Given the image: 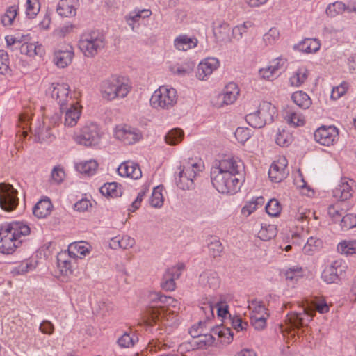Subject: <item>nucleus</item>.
Here are the masks:
<instances>
[{
  "mask_svg": "<svg viewBox=\"0 0 356 356\" xmlns=\"http://www.w3.org/2000/svg\"><path fill=\"white\" fill-rule=\"evenodd\" d=\"M243 170L240 160L228 158L218 161L211 168V179L213 187L220 193L233 194L241 186L238 176Z\"/></svg>",
  "mask_w": 356,
  "mask_h": 356,
  "instance_id": "1",
  "label": "nucleus"
},
{
  "mask_svg": "<svg viewBox=\"0 0 356 356\" xmlns=\"http://www.w3.org/2000/svg\"><path fill=\"white\" fill-rule=\"evenodd\" d=\"M30 227L23 222L13 221L0 227V252L10 254L22 243V236H28Z\"/></svg>",
  "mask_w": 356,
  "mask_h": 356,
  "instance_id": "2",
  "label": "nucleus"
},
{
  "mask_svg": "<svg viewBox=\"0 0 356 356\" xmlns=\"http://www.w3.org/2000/svg\"><path fill=\"white\" fill-rule=\"evenodd\" d=\"M163 300V304L156 305H149L145 312L147 325L152 326V323L158 324L161 323L164 325H167L165 321H169L170 318L174 315V312H168V309L165 307L171 306L174 308L177 307L178 302L170 296H165L162 298Z\"/></svg>",
  "mask_w": 356,
  "mask_h": 356,
  "instance_id": "3",
  "label": "nucleus"
},
{
  "mask_svg": "<svg viewBox=\"0 0 356 356\" xmlns=\"http://www.w3.org/2000/svg\"><path fill=\"white\" fill-rule=\"evenodd\" d=\"M105 38L99 31L83 33L79 41V47L87 57H93L104 47Z\"/></svg>",
  "mask_w": 356,
  "mask_h": 356,
  "instance_id": "4",
  "label": "nucleus"
},
{
  "mask_svg": "<svg viewBox=\"0 0 356 356\" xmlns=\"http://www.w3.org/2000/svg\"><path fill=\"white\" fill-rule=\"evenodd\" d=\"M177 102V91L167 86H160L152 94L150 99L152 106L156 109H170Z\"/></svg>",
  "mask_w": 356,
  "mask_h": 356,
  "instance_id": "5",
  "label": "nucleus"
},
{
  "mask_svg": "<svg viewBox=\"0 0 356 356\" xmlns=\"http://www.w3.org/2000/svg\"><path fill=\"white\" fill-rule=\"evenodd\" d=\"M130 89V86L120 78L106 80L101 85L102 97L108 100L116 97L123 98L127 96Z\"/></svg>",
  "mask_w": 356,
  "mask_h": 356,
  "instance_id": "6",
  "label": "nucleus"
},
{
  "mask_svg": "<svg viewBox=\"0 0 356 356\" xmlns=\"http://www.w3.org/2000/svg\"><path fill=\"white\" fill-rule=\"evenodd\" d=\"M178 178H176L177 186L182 190H189L194 186V179L200 166L197 163H187L179 168Z\"/></svg>",
  "mask_w": 356,
  "mask_h": 356,
  "instance_id": "7",
  "label": "nucleus"
},
{
  "mask_svg": "<svg viewBox=\"0 0 356 356\" xmlns=\"http://www.w3.org/2000/svg\"><path fill=\"white\" fill-rule=\"evenodd\" d=\"M100 138L99 128L95 123L86 124L79 132L74 135V140L76 143L86 147L98 144Z\"/></svg>",
  "mask_w": 356,
  "mask_h": 356,
  "instance_id": "8",
  "label": "nucleus"
},
{
  "mask_svg": "<svg viewBox=\"0 0 356 356\" xmlns=\"http://www.w3.org/2000/svg\"><path fill=\"white\" fill-rule=\"evenodd\" d=\"M19 204L17 191L11 184L0 183V207L6 211L15 210Z\"/></svg>",
  "mask_w": 356,
  "mask_h": 356,
  "instance_id": "9",
  "label": "nucleus"
},
{
  "mask_svg": "<svg viewBox=\"0 0 356 356\" xmlns=\"http://www.w3.org/2000/svg\"><path fill=\"white\" fill-rule=\"evenodd\" d=\"M114 136L125 145H131L142 138V134L134 127L127 124H120L115 127Z\"/></svg>",
  "mask_w": 356,
  "mask_h": 356,
  "instance_id": "10",
  "label": "nucleus"
},
{
  "mask_svg": "<svg viewBox=\"0 0 356 356\" xmlns=\"http://www.w3.org/2000/svg\"><path fill=\"white\" fill-rule=\"evenodd\" d=\"M347 265L341 259H337L326 267L321 274V277L327 284L337 282L346 272Z\"/></svg>",
  "mask_w": 356,
  "mask_h": 356,
  "instance_id": "11",
  "label": "nucleus"
},
{
  "mask_svg": "<svg viewBox=\"0 0 356 356\" xmlns=\"http://www.w3.org/2000/svg\"><path fill=\"white\" fill-rule=\"evenodd\" d=\"M314 136L317 143L330 146L338 139V129L334 126H322L315 131Z\"/></svg>",
  "mask_w": 356,
  "mask_h": 356,
  "instance_id": "12",
  "label": "nucleus"
},
{
  "mask_svg": "<svg viewBox=\"0 0 356 356\" xmlns=\"http://www.w3.org/2000/svg\"><path fill=\"white\" fill-rule=\"evenodd\" d=\"M315 311L306 307L304 308L303 312H294L287 315L286 321L289 322L291 327L293 329H300L312 320L314 316Z\"/></svg>",
  "mask_w": 356,
  "mask_h": 356,
  "instance_id": "13",
  "label": "nucleus"
},
{
  "mask_svg": "<svg viewBox=\"0 0 356 356\" xmlns=\"http://www.w3.org/2000/svg\"><path fill=\"white\" fill-rule=\"evenodd\" d=\"M286 166V159L284 157L273 162L268 170V176L270 180L273 182L279 183L285 179L289 175Z\"/></svg>",
  "mask_w": 356,
  "mask_h": 356,
  "instance_id": "14",
  "label": "nucleus"
},
{
  "mask_svg": "<svg viewBox=\"0 0 356 356\" xmlns=\"http://www.w3.org/2000/svg\"><path fill=\"white\" fill-rule=\"evenodd\" d=\"M53 86L51 97L57 101L60 110H63L64 106L68 105L70 101H73L69 96L70 86L67 83H57Z\"/></svg>",
  "mask_w": 356,
  "mask_h": 356,
  "instance_id": "15",
  "label": "nucleus"
},
{
  "mask_svg": "<svg viewBox=\"0 0 356 356\" xmlns=\"http://www.w3.org/2000/svg\"><path fill=\"white\" fill-rule=\"evenodd\" d=\"M219 66V61L216 58H207L200 62L197 67V77L199 80H207Z\"/></svg>",
  "mask_w": 356,
  "mask_h": 356,
  "instance_id": "16",
  "label": "nucleus"
},
{
  "mask_svg": "<svg viewBox=\"0 0 356 356\" xmlns=\"http://www.w3.org/2000/svg\"><path fill=\"white\" fill-rule=\"evenodd\" d=\"M68 105L64 106L63 110H60L61 113H65L64 125L65 127H72L75 126L80 118L81 111L78 104L72 101Z\"/></svg>",
  "mask_w": 356,
  "mask_h": 356,
  "instance_id": "17",
  "label": "nucleus"
},
{
  "mask_svg": "<svg viewBox=\"0 0 356 356\" xmlns=\"http://www.w3.org/2000/svg\"><path fill=\"white\" fill-rule=\"evenodd\" d=\"M353 180L343 179L341 183L333 190V196L338 200V202L346 203V201L353 195L352 186Z\"/></svg>",
  "mask_w": 356,
  "mask_h": 356,
  "instance_id": "18",
  "label": "nucleus"
},
{
  "mask_svg": "<svg viewBox=\"0 0 356 356\" xmlns=\"http://www.w3.org/2000/svg\"><path fill=\"white\" fill-rule=\"evenodd\" d=\"M199 284L204 289H217L220 284L218 273L212 270H207L199 276Z\"/></svg>",
  "mask_w": 356,
  "mask_h": 356,
  "instance_id": "19",
  "label": "nucleus"
},
{
  "mask_svg": "<svg viewBox=\"0 0 356 356\" xmlns=\"http://www.w3.org/2000/svg\"><path fill=\"white\" fill-rule=\"evenodd\" d=\"M74 56L72 46L67 45L56 50L54 55V63L60 68L67 67L71 63Z\"/></svg>",
  "mask_w": 356,
  "mask_h": 356,
  "instance_id": "20",
  "label": "nucleus"
},
{
  "mask_svg": "<svg viewBox=\"0 0 356 356\" xmlns=\"http://www.w3.org/2000/svg\"><path fill=\"white\" fill-rule=\"evenodd\" d=\"M195 327L190 330V334L193 339L190 342L193 349H204L212 346L215 341V337L211 334H193Z\"/></svg>",
  "mask_w": 356,
  "mask_h": 356,
  "instance_id": "21",
  "label": "nucleus"
},
{
  "mask_svg": "<svg viewBox=\"0 0 356 356\" xmlns=\"http://www.w3.org/2000/svg\"><path fill=\"white\" fill-rule=\"evenodd\" d=\"M117 170L119 175L133 179H138L142 176V172L138 165L131 161L121 163Z\"/></svg>",
  "mask_w": 356,
  "mask_h": 356,
  "instance_id": "22",
  "label": "nucleus"
},
{
  "mask_svg": "<svg viewBox=\"0 0 356 356\" xmlns=\"http://www.w3.org/2000/svg\"><path fill=\"white\" fill-rule=\"evenodd\" d=\"M261 120L263 121V126L273 122L277 110L275 106L268 102H263L259 106L257 110Z\"/></svg>",
  "mask_w": 356,
  "mask_h": 356,
  "instance_id": "23",
  "label": "nucleus"
},
{
  "mask_svg": "<svg viewBox=\"0 0 356 356\" xmlns=\"http://www.w3.org/2000/svg\"><path fill=\"white\" fill-rule=\"evenodd\" d=\"M239 95V89L234 83H229L224 89L223 93L219 96L222 99V104H232Z\"/></svg>",
  "mask_w": 356,
  "mask_h": 356,
  "instance_id": "24",
  "label": "nucleus"
},
{
  "mask_svg": "<svg viewBox=\"0 0 356 356\" xmlns=\"http://www.w3.org/2000/svg\"><path fill=\"white\" fill-rule=\"evenodd\" d=\"M350 203L336 202L328 207V214L334 221H340L345 213L351 208Z\"/></svg>",
  "mask_w": 356,
  "mask_h": 356,
  "instance_id": "25",
  "label": "nucleus"
},
{
  "mask_svg": "<svg viewBox=\"0 0 356 356\" xmlns=\"http://www.w3.org/2000/svg\"><path fill=\"white\" fill-rule=\"evenodd\" d=\"M321 47L319 40L313 38H305L302 42L294 46L300 51L305 53H315Z\"/></svg>",
  "mask_w": 356,
  "mask_h": 356,
  "instance_id": "26",
  "label": "nucleus"
},
{
  "mask_svg": "<svg viewBox=\"0 0 356 356\" xmlns=\"http://www.w3.org/2000/svg\"><path fill=\"white\" fill-rule=\"evenodd\" d=\"M52 204L49 199L40 200L33 207V213L38 218H43L50 214Z\"/></svg>",
  "mask_w": 356,
  "mask_h": 356,
  "instance_id": "27",
  "label": "nucleus"
},
{
  "mask_svg": "<svg viewBox=\"0 0 356 356\" xmlns=\"http://www.w3.org/2000/svg\"><path fill=\"white\" fill-rule=\"evenodd\" d=\"M197 43V39L191 38L186 35L178 36L174 41L175 47L179 51H187L195 47Z\"/></svg>",
  "mask_w": 356,
  "mask_h": 356,
  "instance_id": "28",
  "label": "nucleus"
},
{
  "mask_svg": "<svg viewBox=\"0 0 356 356\" xmlns=\"http://www.w3.org/2000/svg\"><path fill=\"white\" fill-rule=\"evenodd\" d=\"M58 14L62 17H70L74 16L76 10L72 4V0H60L56 8Z\"/></svg>",
  "mask_w": 356,
  "mask_h": 356,
  "instance_id": "29",
  "label": "nucleus"
},
{
  "mask_svg": "<svg viewBox=\"0 0 356 356\" xmlns=\"http://www.w3.org/2000/svg\"><path fill=\"white\" fill-rule=\"evenodd\" d=\"M100 193L107 197H118L122 194V186L116 182L104 184L99 189Z\"/></svg>",
  "mask_w": 356,
  "mask_h": 356,
  "instance_id": "30",
  "label": "nucleus"
},
{
  "mask_svg": "<svg viewBox=\"0 0 356 356\" xmlns=\"http://www.w3.org/2000/svg\"><path fill=\"white\" fill-rule=\"evenodd\" d=\"M291 99L297 106L302 109L309 108L312 103L309 96L302 91L293 92Z\"/></svg>",
  "mask_w": 356,
  "mask_h": 356,
  "instance_id": "31",
  "label": "nucleus"
},
{
  "mask_svg": "<svg viewBox=\"0 0 356 356\" xmlns=\"http://www.w3.org/2000/svg\"><path fill=\"white\" fill-rule=\"evenodd\" d=\"M308 70L304 67H299L290 77L289 83L291 86L299 87L307 80Z\"/></svg>",
  "mask_w": 356,
  "mask_h": 356,
  "instance_id": "32",
  "label": "nucleus"
},
{
  "mask_svg": "<svg viewBox=\"0 0 356 356\" xmlns=\"http://www.w3.org/2000/svg\"><path fill=\"white\" fill-rule=\"evenodd\" d=\"M68 252L70 255L73 254V257H78L79 254L86 256L90 252V245L83 242L72 243L69 246Z\"/></svg>",
  "mask_w": 356,
  "mask_h": 356,
  "instance_id": "33",
  "label": "nucleus"
},
{
  "mask_svg": "<svg viewBox=\"0 0 356 356\" xmlns=\"http://www.w3.org/2000/svg\"><path fill=\"white\" fill-rule=\"evenodd\" d=\"M184 133L179 128H174L169 131L165 136V140L170 145H176L184 138Z\"/></svg>",
  "mask_w": 356,
  "mask_h": 356,
  "instance_id": "34",
  "label": "nucleus"
},
{
  "mask_svg": "<svg viewBox=\"0 0 356 356\" xmlns=\"http://www.w3.org/2000/svg\"><path fill=\"white\" fill-rule=\"evenodd\" d=\"M97 163L94 160L81 162L76 165V169L81 174L92 175L97 168Z\"/></svg>",
  "mask_w": 356,
  "mask_h": 356,
  "instance_id": "35",
  "label": "nucleus"
},
{
  "mask_svg": "<svg viewBox=\"0 0 356 356\" xmlns=\"http://www.w3.org/2000/svg\"><path fill=\"white\" fill-rule=\"evenodd\" d=\"M35 137L38 142L42 143L45 140H50L53 134L51 127H44V124L39 122V126L35 128Z\"/></svg>",
  "mask_w": 356,
  "mask_h": 356,
  "instance_id": "36",
  "label": "nucleus"
},
{
  "mask_svg": "<svg viewBox=\"0 0 356 356\" xmlns=\"http://www.w3.org/2000/svg\"><path fill=\"white\" fill-rule=\"evenodd\" d=\"M138 341V338L135 334L131 335L129 332H124L117 341L120 348H130Z\"/></svg>",
  "mask_w": 356,
  "mask_h": 356,
  "instance_id": "37",
  "label": "nucleus"
},
{
  "mask_svg": "<svg viewBox=\"0 0 356 356\" xmlns=\"http://www.w3.org/2000/svg\"><path fill=\"white\" fill-rule=\"evenodd\" d=\"M231 28L229 24L223 23L214 29V35L216 38L222 42L229 40V34Z\"/></svg>",
  "mask_w": 356,
  "mask_h": 356,
  "instance_id": "38",
  "label": "nucleus"
},
{
  "mask_svg": "<svg viewBox=\"0 0 356 356\" xmlns=\"http://www.w3.org/2000/svg\"><path fill=\"white\" fill-rule=\"evenodd\" d=\"M339 252L346 255L356 254V241H343L337 245Z\"/></svg>",
  "mask_w": 356,
  "mask_h": 356,
  "instance_id": "39",
  "label": "nucleus"
},
{
  "mask_svg": "<svg viewBox=\"0 0 356 356\" xmlns=\"http://www.w3.org/2000/svg\"><path fill=\"white\" fill-rule=\"evenodd\" d=\"M18 11L17 6H11L6 10V13L1 16V21L3 26H10L15 19Z\"/></svg>",
  "mask_w": 356,
  "mask_h": 356,
  "instance_id": "40",
  "label": "nucleus"
},
{
  "mask_svg": "<svg viewBox=\"0 0 356 356\" xmlns=\"http://www.w3.org/2000/svg\"><path fill=\"white\" fill-rule=\"evenodd\" d=\"M175 346L174 343H169L168 341H161L158 339L152 340L149 341L148 348L150 351L156 352L157 350H168L171 348H174Z\"/></svg>",
  "mask_w": 356,
  "mask_h": 356,
  "instance_id": "41",
  "label": "nucleus"
},
{
  "mask_svg": "<svg viewBox=\"0 0 356 356\" xmlns=\"http://www.w3.org/2000/svg\"><path fill=\"white\" fill-rule=\"evenodd\" d=\"M248 309L250 311V316H257L259 315H266L268 314L266 312V308L261 302L257 300H252L249 302Z\"/></svg>",
  "mask_w": 356,
  "mask_h": 356,
  "instance_id": "42",
  "label": "nucleus"
},
{
  "mask_svg": "<svg viewBox=\"0 0 356 356\" xmlns=\"http://www.w3.org/2000/svg\"><path fill=\"white\" fill-rule=\"evenodd\" d=\"M285 118L289 124H293L295 127L302 126L305 123L302 115L292 110H289L286 112Z\"/></svg>",
  "mask_w": 356,
  "mask_h": 356,
  "instance_id": "43",
  "label": "nucleus"
},
{
  "mask_svg": "<svg viewBox=\"0 0 356 356\" xmlns=\"http://www.w3.org/2000/svg\"><path fill=\"white\" fill-rule=\"evenodd\" d=\"M276 236V228L273 225L262 226L258 232V237L264 241H267Z\"/></svg>",
  "mask_w": 356,
  "mask_h": 356,
  "instance_id": "44",
  "label": "nucleus"
},
{
  "mask_svg": "<svg viewBox=\"0 0 356 356\" xmlns=\"http://www.w3.org/2000/svg\"><path fill=\"white\" fill-rule=\"evenodd\" d=\"M162 187L160 186H156L152 191V196L149 200V202L152 207L155 208H159L162 207L163 204V197L162 194Z\"/></svg>",
  "mask_w": 356,
  "mask_h": 356,
  "instance_id": "45",
  "label": "nucleus"
},
{
  "mask_svg": "<svg viewBox=\"0 0 356 356\" xmlns=\"http://www.w3.org/2000/svg\"><path fill=\"white\" fill-rule=\"evenodd\" d=\"M195 63L192 61L185 62L181 65L174 66L171 68L173 73L178 75L184 76L193 72L195 67Z\"/></svg>",
  "mask_w": 356,
  "mask_h": 356,
  "instance_id": "46",
  "label": "nucleus"
},
{
  "mask_svg": "<svg viewBox=\"0 0 356 356\" xmlns=\"http://www.w3.org/2000/svg\"><path fill=\"white\" fill-rule=\"evenodd\" d=\"M65 254H59L58 257V268L63 275H68L72 274V264L70 261L63 259Z\"/></svg>",
  "mask_w": 356,
  "mask_h": 356,
  "instance_id": "47",
  "label": "nucleus"
},
{
  "mask_svg": "<svg viewBox=\"0 0 356 356\" xmlns=\"http://www.w3.org/2000/svg\"><path fill=\"white\" fill-rule=\"evenodd\" d=\"M321 244L322 242L320 239L312 236L307 239L302 250L305 254H311L316 249L321 247Z\"/></svg>",
  "mask_w": 356,
  "mask_h": 356,
  "instance_id": "48",
  "label": "nucleus"
},
{
  "mask_svg": "<svg viewBox=\"0 0 356 356\" xmlns=\"http://www.w3.org/2000/svg\"><path fill=\"white\" fill-rule=\"evenodd\" d=\"M41 49L42 48L40 47H37L33 43H24L20 47L21 53L26 54L29 56H34L35 55L41 54Z\"/></svg>",
  "mask_w": 356,
  "mask_h": 356,
  "instance_id": "49",
  "label": "nucleus"
},
{
  "mask_svg": "<svg viewBox=\"0 0 356 356\" xmlns=\"http://www.w3.org/2000/svg\"><path fill=\"white\" fill-rule=\"evenodd\" d=\"M40 10L38 0H26V14L29 18H34Z\"/></svg>",
  "mask_w": 356,
  "mask_h": 356,
  "instance_id": "50",
  "label": "nucleus"
},
{
  "mask_svg": "<svg viewBox=\"0 0 356 356\" xmlns=\"http://www.w3.org/2000/svg\"><path fill=\"white\" fill-rule=\"evenodd\" d=\"M341 228L348 230L356 227V215L348 213L343 215L340 223Z\"/></svg>",
  "mask_w": 356,
  "mask_h": 356,
  "instance_id": "51",
  "label": "nucleus"
},
{
  "mask_svg": "<svg viewBox=\"0 0 356 356\" xmlns=\"http://www.w3.org/2000/svg\"><path fill=\"white\" fill-rule=\"evenodd\" d=\"M209 253L213 257L220 256L223 251V246L221 242L218 239H213L208 244Z\"/></svg>",
  "mask_w": 356,
  "mask_h": 356,
  "instance_id": "52",
  "label": "nucleus"
},
{
  "mask_svg": "<svg viewBox=\"0 0 356 356\" xmlns=\"http://www.w3.org/2000/svg\"><path fill=\"white\" fill-rule=\"evenodd\" d=\"M291 140V135L286 131H279L275 137L276 143L282 147L288 146Z\"/></svg>",
  "mask_w": 356,
  "mask_h": 356,
  "instance_id": "53",
  "label": "nucleus"
},
{
  "mask_svg": "<svg viewBox=\"0 0 356 356\" xmlns=\"http://www.w3.org/2000/svg\"><path fill=\"white\" fill-rule=\"evenodd\" d=\"M10 72L8 54L4 50H0V74H7Z\"/></svg>",
  "mask_w": 356,
  "mask_h": 356,
  "instance_id": "54",
  "label": "nucleus"
},
{
  "mask_svg": "<svg viewBox=\"0 0 356 356\" xmlns=\"http://www.w3.org/2000/svg\"><path fill=\"white\" fill-rule=\"evenodd\" d=\"M234 135L238 143L243 145L251 136V130L248 128L238 127Z\"/></svg>",
  "mask_w": 356,
  "mask_h": 356,
  "instance_id": "55",
  "label": "nucleus"
},
{
  "mask_svg": "<svg viewBox=\"0 0 356 356\" xmlns=\"http://www.w3.org/2000/svg\"><path fill=\"white\" fill-rule=\"evenodd\" d=\"M245 120L252 127L261 128L264 127L263 121L261 120L257 111L254 113L248 114L245 116Z\"/></svg>",
  "mask_w": 356,
  "mask_h": 356,
  "instance_id": "56",
  "label": "nucleus"
},
{
  "mask_svg": "<svg viewBox=\"0 0 356 356\" xmlns=\"http://www.w3.org/2000/svg\"><path fill=\"white\" fill-rule=\"evenodd\" d=\"M267 213L271 216H277L281 211V206L275 199L270 200L266 206Z\"/></svg>",
  "mask_w": 356,
  "mask_h": 356,
  "instance_id": "57",
  "label": "nucleus"
},
{
  "mask_svg": "<svg viewBox=\"0 0 356 356\" xmlns=\"http://www.w3.org/2000/svg\"><path fill=\"white\" fill-rule=\"evenodd\" d=\"M346 9V5L343 2L337 1L332 4H330L326 9V12L328 15L334 16L342 13Z\"/></svg>",
  "mask_w": 356,
  "mask_h": 356,
  "instance_id": "58",
  "label": "nucleus"
},
{
  "mask_svg": "<svg viewBox=\"0 0 356 356\" xmlns=\"http://www.w3.org/2000/svg\"><path fill=\"white\" fill-rule=\"evenodd\" d=\"M268 316L259 315L257 316H250L252 325L258 330H263L266 325V318Z\"/></svg>",
  "mask_w": 356,
  "mask_h": 356,
  "instance_id": "59",
  "label": "nucleus"
},
{
  "mask_svg": "<svg viewBox=\"0 0 356 356\" xmlns=\"http://www.w3.org/2000/svg\"><path fill=\"white\" fill-rule=\"evenodd\" d=\"M29 121H30V115L28 112L24 111V113H21L19 116V127H22L23 131L22 135L24 137H26L27 136V131L26 129L29 127Z\"/></svg>",
  "mask_w": 356,
  "mask_h": 356,
  "instance_id": "60",
  "label": "nucleus"
},
{
  "mask_svg": "<svg viewBox=\"0 0 356 356\" xmlns=\"http://www.w3.org/2000/svg\"><path fill=\"white\" fill-rule=\"evenodd\" d=\"M280 33L276 28H272L264 35V41L267 44H272L279 38Z\"/></svg>",
  "mask_w": 356,
  "mask_h": 356,
  "instance_id": "61",
  "label": "nucleus"
},
{
  "mask_svg": "<svg viewBox=\"0 0 356 356\" xmlns=\"http://www.w3.org/2000/svg\"><path fill=\"white\" fill-rule=\"evenodd\" d=\"M218 337L222 338L221 343L229 344L233 340V334L229 328H223L215 332Z\"/></svg>",
  "mask_w": 356,
  "mask_h": 356,
  "instance_id": "62",
  "label": "nucleus"
},
{
  "mask_svg": "<svg viewBox=\"0 0 356 356\" xmlns=\"http://www.w3.org/2000/svg\"><path fill=\"white\" fill-rule=\"evenodd\" d=\"M302 273L301 267L294 266L289 268L285 272V276L286 280H297L298 277H300Z\"/></svg>",
  "mask_w": 356,
  "mask_h": 356,
  "instance_id": "63",
  "label": "nucleus"
},
{
  "mask_svg": "<svg viewBox=\"0 0 356 356\" xmlns=\"http://www.w3.org/2000/svg\"><path fill=\"white\" fill-rule=\"evenodd\" d=\"M161 286L164 290L173 291L175 289V280L169 275L165 273L163 281L161 283Z\"/></svg>",
  "mask_w": 356,
  "mask_h": 356,
  "instance_id": "64",
  "label": "nucleus"
}]
</instances>
